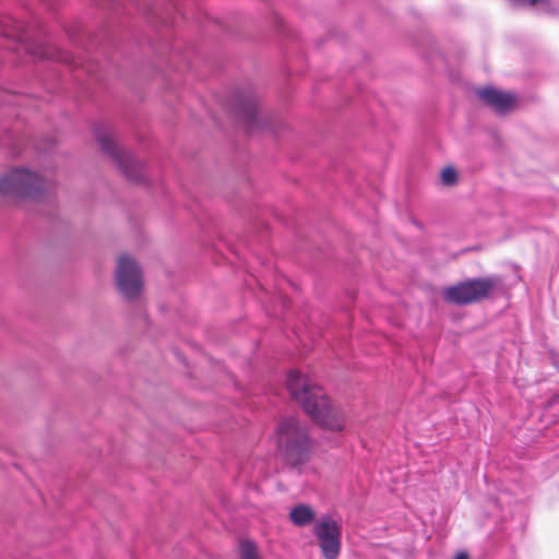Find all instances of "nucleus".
Here are the masks:
<instances>
[{
  "mask_svg": "<svg viewBox=\"0 0 559 559\" xmlns=\"http://www.w3.org/2000/svg\"><path fill=\"white\" fill-rule=\"evenodd\" d=\"M287 389L314 423L332 431L344 429L342 412L331 405L322 388L313 384L308 377L295 370L289 371Z\"/></svg>",
  "mask_w": 559,
  "mask_h": 559,
  "instance_id": "1",
  "label": "nucleus"
},
{
  "mask_svg": "<svg viewBox=\"0 0 559 559\" xmlns=\"http://www.w3.org/2000/svg\"><path fill=\"white\" fill-rule=\"evenodd\" d=\"M276 445L288 464L297 466L306 463L311 450L307 425L295 417L280 420L276 427Z\"/></svg>",
  "mask_w": 559,
  "mask_h": 559,
  "instance_id": "2",
  "label": "nucleus"
},
{
  "mask_svg": "<svg viewBox=\"0 0 559 559\" xmlns=\"http://www.w3.org/2000/svg\"><path fill=\"white\" fill-rule=\"evenodd\" d=\"M0 34L4 37H12L19 40L25 52L34 60L57 59L66 64L73 63L74 67H80V64L74 61L71 53L61 52L55 47L39 43L35 38H31L23 23L17 22L10 16L0 19Z\"/></svg>",
  "mask_w": 559,
  "mask_h": 559,
  "instance_id": "3",
  "label": "nucleus"
},
{
  "mask_svg": "<svg viewBox=\"0 0 559 559\" xmlns=\"http://www.w3.org/2000/svg\"><path fill=\"white\" fill-rule=\"evenodd\" d=\"M45 182L37 174L15 168L0 177V194L17 199L38 200L44 195Z\"/></svg>",
  "mask_w": 559,
  "mask_h": 559,
  "instance_id": "4",
  "label": "nucleus"
},
{
  "mask_svg": "<svg viewBox=\"0 0 559 559\" xmlns=\"http://www.w3.org/2000/svg\"><path fill=\"white\" fill-rule=\"evenodd\" d=\"M94 132L103 152L114 160L127 178L138 182L145 180L144 164L138 160L130 152L118 146L105 128L95 126Z\"/></svg>",
  "mask_w": 559,
  "mask_h": 559,
  "instance_id": "5",
  "label": "nucleus"
},
{
  "mask_svg": "<svg viewBox=\"0 0 559 559\" xmlns=\"http://www.w3.org/2000/svg\"><path fill=\"white\" fill-rule=\"evenodd\" d=\"M495 287L491 278H473L445 288L444 300L455 305H468L489 296Z\"/></svg>",
  "mask_w": 559,
  "mask_h": 559,
  "instance_id": "6",
  "label": "nucleus"
},
{
  "mask_svg": "<svg viewBox=\"0 0 559 559\" xmlns=\"http://www.w3.org/2000/svg\"><path fill=\"white\" fill-rule=\"evenodd\" d=\"M313 534L324 559H336L341 551V525L330 515H323L314 524Z\"/></svg>",
  "mask_w": 559,
  "mask_h": 559,
  "instance_id": "7",
  "label": "nucleus"
},
{
  "mask_svg": "<svg viewBox=\"0 0 559 559\" xmlns=\"http://www.w3.org/2000/svg\"><path fill=\"white\" fill-rule=\"evenodd\" d=\"M116 282L119 292L127 298H136L142 288V272L135 260L128 254L118 259Z\"/></svg>",
  "mask_w": 559,
  "mask_h": 559,
  "instance_id": "8",
  "label": "nucleus"
},
{
  "mask_svg": "<svg viewBox=\"0 0 559 559\" xmlns=\"http://www.w3.org/2000/svg\"><path fill=\"white\" fill-rule=\"evenodd\" d=\"M477 97L498 115H506L513 110L515 97L511 93L502 92L493 86H484L476 90Z\"/></svg>",
  "mask_w": 559,
  "mask_h": 559,
  "instance_id": "9",
  "label": "nucleus"
},
{
  "mask_svg": "<svg viewBox=\"0 0 559 559\" xmlns=\"http://www.w3.org/2000/svg\"><path fill=\"white\" fill-rule=\"evenodd\" d=\"M234 108L248 129L259 127L258 102L251 91L237 93Z\"/></svg>",
  "mask_w": 559,
  "mask_h": 559,
  "instance_id": "10",
  "label": "nucleus"
},
{
  "mask_svg": "<svg viewBox=\"0 0 559 559\" xmlns=\"http://www.w3.org/2000/svg\"><path fill=\"white\" fill-rule=\"evenodd\" d=\"M316 519V512L307 504H297L289 512V520L296 526L304 527L312 523Z\"/></svg>",
  "mask_w": 559,
  "mask_h": 559,
  "instance_id": "11",
  "label": "nucleus"
},
{
  "mask_svg": "<svg viewBox=\"0 0 559 559\" xmlns=\"http://www.w3.org/2000/svg\"><path fill=\"white\" fill-rule=\"evenodd\" d=\"M240 559H260L257 546L252 540L240 542Z\"/></svg>",
  "mask_w": 559,
  "mask_h": 559,
  "instance_id": "12",
  "label": "nucleus"
},
{
  "mask_svg": "<svg viewBox=\"0 0 559 559\" xmlns=\"http://www.w3.org/2000/svg\"><path fill=\"white\" fill-rule=\"evenodd\" d=\"M456 179H457V174L453 167L448 166L442 169L441 180H442L443 185L451 186V185L455 183Z\"/></svg>",
  "mask_w": 559,
  "mask_h": 559,
  "instance_id": "13",
  "label": "nucleus"
},
{
  "mask_svg": "<svg viewBox=\"0 0 559 559\" xmlns=\"http://www.w3.org/2000/svg\"><path fill=\"white\" fill-rule=\"evenodd\" d=\"M511 1H512L513 4L521 5V7H524V5H530V7L542 5L545 9H548L551 5L550 0H511Z\"/></svg>",
  "mask_w": 559,
  "mask_h": 559,
  "instance_id": "14",
  "label": "nucleus"
},
{
  "mask_svg": "<svg viewBox=\"0 0 559 559\" xmlns=\"http://www.w3.org/2000/svg\"><path fill=\"white\" fill-rule=\"evenodd\" d=\"M511 1H512L513 4L521 5V7H524V5H530V7L542 5L545 9H548L551 5L550 0H511Z\"/></svg>",
  "mask_w": 559,
  "mask_h": 559,
  "instance_id": "15",
  "label": "nucleus"
},
{
  "mask_svg": "<svg viewBox=\"0 0 559 559\" xmlns=\"http://www.w3.org/2000/svg\"><path fill=\"white\" fill-rule=\"evenodd\" d=\"M454 559H468V556L465 552H459Z\"/></svg>",
  "mask_w": 559,
  "mask_h": 559,
  "instance_id": "16",
  "label": "nucleus"
}]
</instances>
